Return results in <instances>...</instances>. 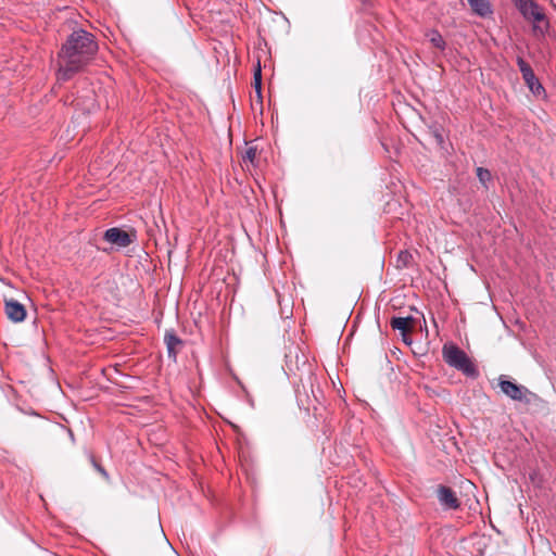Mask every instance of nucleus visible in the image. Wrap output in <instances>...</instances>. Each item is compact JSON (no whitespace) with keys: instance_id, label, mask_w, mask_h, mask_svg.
<instances>
[{"instance_id":"11","label":"nucleus","mask_w":556,"mask_h":556,"mask_svg":"<svg viewBox=\"0 0 556 556\" xmlns=\"http://www.w3.org/2000/svg\"><path fill=\"white\" fill-rule=\"evenodd\" d=\"M472 11L480 15L486 16L492 13L489 0H467Z\"/></svg>"},{"instance_id":"2","label":"nucleus","mask_w":556,"mask_h":556,"mask_svg":"<svg viewBox=\"0 0 556 556\" xmlns=\"http://www.w3.org/2000/svg\"><path fill=\"white\" fill-rule=\"evenodd\" d=\"M443 358L452 367L463 371L466 376L473 377L477 369L467 354L453 344L443 346Z\"/></svg>"},{"instance_id":"8","label":"nucleus","mask_w":556,"mask_h":556,"mask_svg":"<svg viewBox=\"0 0 556 556\" xmlns=\"http://www.w3.org/2000/svg\"><path fill=\"white\" fill-rule=\"evenodd\" d=\"M164 342L166 344L168 357L176 361L177 353L184 344L182 340L176 336L174 330H168L165 332Z\"/></svg>"},{"instance_id":"15","label":"nucleus","mask_w":556,"mask_h":556,"mask_svg":"<svg viewBox=\"0 0 556 556\" xmlns=\"http://www.w3.org/2000/svg\"><path fill=\"white\" fill-rule=\"evenodd\" d=\"M254 85L255 90L258 94H261V86H262V74H261V64L257 62V67L254 72Z\"/></svg>"},{"instance_id":"7","label":"nucleus","mask_w":556,"mask_h":556,"mask_svg":"<svg viewBox=\"0 0 556 556\" xmlns=\"http://www.w3.org/2000/svg\"><path fill=\"white\" fill-rule=\"evenodd\" d=\"M437 495L441 506L445 509H457L460 505L455 492L448 486L440 485Z\"/></svg>"},{"instance_id":"17","label":"nucleus","mask_w":556,"mask_h":556,"mask_svg":"<svg viewBox=\"0 0 556 556\" xmlns=\"http://www.w3.org/2000/svg\"><path fill=\"white\" fill-rule=\"evenodd\" d=\"M91 462H92V465L93 467L104 477V478H108V472L105 471V469L100 466L94 459L93 457H91Z\"/></svg>"},{"instance_id":"5","label":"nucleus","mask_w":556,"mask_h":556,"mask_svg":"<svg viewBox=\"0 0 556 556\" xmlns=\"http://www.w3.org/2000/svg\"><path fill=\"white\" fill-rule=\"evenodd\" d=\"M134 236L127 231L113 227L104 232V240L117 248H126L134 241Z\"/></svg>"},{"instance_id":"10","label":"nucleus","mask_w":556,"mask_h":556,"mask_svg":"<svg viewBox=\"0 0 556 556\" xmlns=\"http://www.w3.org/2000/svg\"><path fill=\"white\" fill-rule=\"evenodd\" d=\"M522 78H523L527 87L531 90V92L534 96L540 97L545 93V89L542 86V84L540 83V80L536 78L534 72H531L526 76H522Z\"/></svg>"},{"instance_id":"1","label":"nucleus","mask_w":556,"mask_h":556,"mask_svg":"<svg viewBox=\"0 0 556 556\" xmlns=\"http://www.w3.org/2000/svg\"><path fill=\"white\" fill-rule=\"evenodd\" d=\"M97 50L98 45L90 33L84 29L74 30L59 52L58 79L68 80L91 61Z\"/></svg>"},{"instance_id":"6","label":"nucleus","mask_w":556,"mask_h":556,"mask_svg":"<svg viewBox=\"0 0 556 556\" xmlns=\"http://www.w3.org/2000/svg\"><path fill=\"white\" fill-rule=\"evenodd\" d=\"M4 312L7 317L13 323L24 321L27 315L25 306L14 299L5 301Z\"/></svg>"},{"instance_id":"13","label":"nucleus","mask_w":556,"mask_h":556,"mask_svg":"<svg viewBox=\"0 0 556 556\" xmlns=\"http://www.w3.org/2000/svg\"><path fill=\"white\" fill-rule=\"evenodd\" d=\"M477 177L483 186H486V182H489L491 180V173L489 169H485L483 167H478L477 168Z\"/></svg>"},{"instance_id":"16","label":"nucleus","mask_w":556,"mask_h":556,"mask_svg":"<svg viewBox=\"0 0 556 556\" xmlns=\"http://www.w3.org/2000/svg\"><path fill=\"white\" fill-rule=\"evenodd\" d=\"M255 156H256V149L249 148L243 155V161L244 162L249 161V162L253 163L255 160Z\"/></svg>"},{"instance_id":"9","label":"nucleus","mask_w":556,"mask_h":556,"mask_svg":"<svg viewBox=\"0 0 556 556\" xmlns=\"http://www.w3.org/2000/svg\"><path fill=\"white\" fill-rule=\"evenodd\" d=\"M414 323L412 316L407 317H393L390 321L391 327L401 332V337H407V332L410 331Z\"/></svg>"},{"instance_id":"4","label":"nucleus","mask_w":556,"mask_h":556,"mask_svg":"<svg viewBox=\"0 0 556 556\" xmlns=\"http://www.w3.org/2000/svg\"><path fill=\"white\" fill-rule=\"evenodd\" d=\"M500 388L501 391L507 395L509 399L519 402H528L527 395L530 393L529 390L520 384H517L513 381L505 380L500 378Z\"/></svg>"},{"instance_id":"18","label":"nucleus","mask_w":556,"mask_h":556,"mask_svg":"<svg viewBox=\"0 0 556 556\" xmlns=\"http://www.w3.org/2000/svg\"><path fill=\"white\" fill-rule=\"evenodd\" d=\"M402 340L406 343V344H412V339L409 338V336L407 334V337H402Z\"/></svg>"},{"instance_id":"12","label":"nucleus","mask_w":556,"mask_h":556,"mask_svg":"<svg viewBox=\"0 0 556 556\" xmlns=\"http://www.w3.org/2000/svg\"><path fill=\"white\" fill-rule=\"evenodd\" d=\"M426 36L433 47H435L440 50L445 49V46H446L445 40L443 39V37L441 36V34L438 30L431 29V30L427 31Z\"/></svg>"},{"instance_id":"14","label":"nucleus","mask_w":556,"mask_h":556,"mask_svg":"<svg viewBox=\"0 0 556 556\" xmlns=\"http://www.w3.org/2000/svg\"><path fill=\"white\" fill-rule=\"evenodd\" d=\"M517 65L522 76H526L529 73L533 72L531 66L520 56L517 58Z\"/></svg>"},{"instance_id":"3","label":"nucleus","mask_w":556,"mask_h":556,"mask_svg":"<svg viewBox=\"0 0 556 556\" xmlns=\"http://www.w3.org/2000/svg\"><path fill=\"white\" fill-rule=\"evenodd\" d=\"M526 20L534 23V30L539 29L543 33L542 23L547 26L543 10L532 0H513Z\"/></svg>"}]
</instances>
